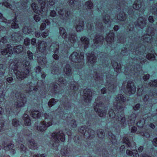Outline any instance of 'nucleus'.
<instances>
[{
    "label": "nucleus",
    "mask_w": 157,
    "mask_h": 157,
    "mask_svg": "<svg viewBox=\"0 0 157 157\" xmlns=\"http://www.w3.org/2000/svg\"><path fill=\"white\" fill-rule=\"evenodd\" d=\"M14 63L15 64L11 63L10 66L17 78L22 80L26 77L30 69L29 62L25 60L22 63L17 61H15Z\"/></svg>",
    "instance_id": "nucleus-1"
},
{
    "label": "nucleus",
    "mask_w": 157,
    "mask_h": 157,
    "mask_svg": "<svg viewBox=\"0 0 157 157\" xmlns=\"http://www.w3.org/2000/svg\"><path fill=\"white\" fill-rule=\"evenodd\" d=\"M125 100V98H124L123 95L121 94L118 95L116 98L117 102L114 103V105L116 108L114 109L115 112L112 109L109 112V115L110 117L113 118L114 117L118 120L120 121L122 123H124L125 121V118L124 117V115L122 113V110H123V107L121 106L122 103L124 102Z\"/></svg>",
    "instance_id": "nucleus-2"
},
{
    "label": "nucleus",
    "mask_w": 157,
    "mask_h": 157,
    "mask_svg": "<svg viewBox=\"0 0 157 157\" xmlns=\"http://www.w3.org/2000/svg\"><path fill=\"white\" fill-rule=\"evenodd\" d=\"M15 96L17 99L15 105H16V108L6 109V114L7 115H12L13 113L17 114L19 111L17 109L20 108L24 106L25 104L26 101V99L25 95L20 92H18L15 94Z\"/></svg>",
    "instance_id": "nucleus-3"
},
{
    "label": "nucleus",
    "mask_w": 157,
    "mask_h": 157,
    "mask_svg": "<svg viewBox=\"0 0 157 157\" xmlns=\"http://www.w3.org/2000/svg\"><path fill=\"white\" fill-rule=\"evenodd\" d=\"M102 103L100 102H98V100H96L94 104V108L95 111L97 113L100 117H103L105 116L106 112L101 110V108Z\"/></svg>",
    "instance_id": "nucleus-4"
},
{
    "label": "nucleus",
    "mask_w": 157,
    "mask_h": 157,
    "mask_svg": "<svg viewBox=\"0 0 157 157\" xmlns=\"http://www.w3.org/2000/svg\"><path fill=\"white\" fill-rule=\"evenodd\" d=\"M52 137L53 140L56 143H58L59 139L62 142H63L65 140V136L64 134L62 131H60L59 133H53L52 134Z\"/></svg>",
    "instance_id": "nucleus-5"
},
{
    "label": "nucleus",
    "mask_w": 157,
    "mask_h": 157,
    "mask_svg": "<svg viewBox=\"0 0 157 157\" xmlns=\"http://www.w3.org/2000/svg\"><path fill=\"white\" fill-rule=\"evenodd\" d=\"M70 58L73 62H79L84 58L83 53L81 52L78 57V54L77 52H73L70 56Z\"/></svg>",
    "instance_id": "nucleus-6"
},
{
    "label": "nucleus",
    "mask_w": 157,
    "mask_h": 157,
    "mask_svg": "<svg viewBox=\"0 0 157 157\" xmlns=\"http://www.w3.org/2000/svg\"><path fill=\"white\" fill-rule=\"evenodd\" d=\"M12 47L10 44H7L6 48L4 49H1V54L3 55H6L8 57H11L13 54V52Z\"/></svg>",
    "instance_id": "nucleus-7"
},
{
    "label": "nucleus",
    "mask_w": 157,
    "mask_h": 157,
    "mask_svg": "<svg viewBox=\"0 0 157 157\" xmlns=\"http://www.w3.org/2000/svg\"><path fill=\"white\" fill-rule=\"evenodd\" d=\"M136 90V88L132 81H129L127 83V91L129 94H134Z\"/></svg>",
    "instance_id": "nucleus-8"
},
{
    "label": "nucleus",
    "mask_w": 157,
    "mask_h": 157,
    "mask_svg": "<svg viewBox=\"0 0 157 157\" xmlns=\"http://www.w3.org/2000/svg\"><path fill=\"white\" fill-rule=\"evenodd\" d=\"M31 6L34 12L37 14V15L34 16V19L36 22H38L39 21V7L37 4L34 3H33L32 4Z\"/></svg>",
    "instance_id": "nucleus-9"
},
{
    "label": "nucleus",
    "mask_w": 157,
    "mask_h": 157,
    "mask_svg": "<svg viewBox=\"0 0 157 157\" xmlns=\"http://www.w3.org/2000/svg\"><path fill=\"white\" fill-rule=\"evenodd\" d=\"M4 84H5V83ZM1 85V84L0 85V104H1L4 100L5 94L4 91H5V89L6 90L7 87L5 84L4 85V86L3 85Z\"/></svg>",
    "instance_id": "nucleus-10"
},
{
    "label": "nucleus",
    "mask_w": 157,
    "mask_h": 157,
    "mask_svg": "<svg viewBox=\"0 0 157 157\" xmlns=\"http://www.w3.org/2000/svg\"><path fill=\"white\" fill-rule=\"evenodd\" d=\"M83 96L84 99L89 102L92 99V92L89 89H85L84 91Z\"/></svg>",
    "instance_id": "nucleus-11"
},
{
    "label": "nucleus",
    "mask_w": 157,
    "mask_h": 157,
    "mask_svg": "<svg viewBox=\"0 0 157 157\" xmlns=\"http://www.w3.org/2000/svg\"><path fill=\"white\" fill-rule=\"evenodd\" d=\"M60 7H57L56 9V10L58 11V13L60 15L61 18L62 19H65L67 18V16H69L70 14V12L67 11L66 13V10L64 9L63 10L59 9Z\"/></svg>",
    "instance_id": "nucleus-12"
},
{
    "label": "nucleus",
    "mask_w": 157,
    "mask_h": 157,
    "mask_svg": "<svg viewBox=\"0 0 157 157\" xmlns=\"http://www.w3.org/2000/svg\"><path fill=\"white\" fill-rule=\"evenodd\" d=\"M3 148L5 150H10V152L11 154H14L15 153V151L14 149H13L14 147V145L11 143L7 145L4 142Z\"/></svg>",
    "instance_id": "nucleus-13"
},
{
    "label": "nucleus",
    "mask_w": 157,
    "mask_h": 157,
    "mask_svg": "<svg viewBox=\"0 0 157 157\" xmlns=\"http://www.w3.org/2000/svg\"><path fill=\"white\" fill-rule=\"evenodd\" d=\"M45 121H43L42 122H41V126L40 125V131H43L45 130L47 127L50 126L52 125V123L50 121L48 122L47 124H46Z\"/></svg>",
    "instance_id": "nucleus-14"
},
{
    "label": "nucleus",
    "mask_w": 157,
    "mask_h": 157,
    "mask_svg": "<svg viewBox=\"0 0 157 157\" xmlns=\"http://www.w3.org/2000/svg\"><path fill=\"white\" fill-rule=\"evenodd\" d=\"M87 58L88 61L91 63H94L95 60L96 58L95 56L94 52H91V54H87Z\"/></svg>",
    "instance_id": "nucleus-15"
},
{
    "label": "nucleus",
    "mask_w": 157,
    "mask_h": 157,
    "mask_svg": "<svg viewBox=\"0 0 157 157\" xmlns=\"http://www.w3.org/2000/svg\"><path fill=\"white\" fill-rule=\"evenodd\" d=\"M144 40L145 42L147 43H151L153 41V39L152 36V33H150V35L147 34L144 36Z\"/></svg>",
    "instance_id": "nucleus-16"
},
{
    "label": "nucleus",
    "mask_w": 157,
    "mask_h": 157,
    "mask_svg": "<svg viewBox=\"0 0 157 157\" xmlns=\"http://www.w3.org/2000/svg\"><path fill=\"white\" fill-rule=\"evenodd\" d=\"M114 38V34L113 32L110 33L107 35L106 38V40L109 43H110L113 41Z\"/></svg>",
    "instance_id": "nucleus-17"
},
{
    "label": "nucleus",
    "mask_w": 157,
    "mask_h": 157,
    "mask_svg": "<svg viewBox=\"0 0 157 157\" xmlns=\"http://www.w3.org/2000/svg\"><path fill=\"white\" fill-rule=\"evenodd\" d=\"M23 119L24 120V124L25 125L29 126L31 124V120L28 115L25 114L23 117Z\"/></svg>",
    "instance_id": "nucleus-18"
},
{
    "label": "nucleus",
    "mask_w": 157,
    "mask_h": 157,
    "mask_svg": "<svg viewBox=\"0 0 157 157\" xmlns=\"http://www.w3.org/2000/svg\"><path fill=\"white\" fill-rule=\"evenodd\" d=\"M146 20L145 19H144L143 17H140L138 19V26L141 28L142 29L144 27L146 23Z\"/></svg>",
    "instance_id": "nucleus-19"
},
{
    "label": "nucleus",
    "mask_w": 157,
    "mask_h": 157,
    "mask_svg": "<svg viewBox=\"0 0 157 157\" xmlns=\"http://www.w3.org/2000/svg\"><path fill=\"white\" fill-rule=\"evenodd\" d=\"M126 152L127 154L130 156L133 155L134 157H138L139 156L137 151L135 149H133L132 151H130L129 150H126Z\"/></svg>",
    "instance_id": "nucleus-20"
},
{
    "label": "nucleus",
    "mask_w": 157,
    "mask_h": 157,
    "mask_svg": "<svg viewBox=\"0 0 157 157\" xmlns=\"http://www.w3.org/2000/svg\"><path fill=\"white\" fill-rule=\"evenodd\" d=\"M141 0L136 1L133 5V8L136 10H138L141 6Z\"/></svg>",
    "instance_id": "nucleus-21"
},
{
    "label": "nucleus",
    "mask_w": 157,
    "mask_h": 157,
    "mask_svg": "<svg viewBox=\"0 0 157 157\" xmlns=\"http://www.w3.org/2000/svg\"><path fill=\"white\" fill-rule=\"evenodd\" d=\"M21 36L18 35V33H15L13 36H12V39L13 41H15L16 42H18L21 40Z\"/></svg>",
    "instance_id": "nucleus-22"
},
{
    "label": "nucleus",
    "mask_w": 157,
    "mask_h": 157,
    "mask_svg": "<svg viewBox=\"0 0 157 157\" xmlns=\"http://www.w3.org/2000/svg\"><path fill=\"white\" fill-rule=\"evenodd\" d=\"M81 40L83 44L85 45L84 48H87L89 42V40L86 38L83 37L81 38Z\"/></svg>",
    "instance_id": "nucleus-23"
},
{
    "label": "nucleus",
    "mask_w": 157,
    "mask_h": 157,
    "mask_svg": "<svg viewBox=\"0 0 157 157\" xmlns=\"http://www.w3.org/2000/svg\"><path fill=\"white\" fill-rule=\"evenodd\" d=\"M70 151L66 147H64L61 150V154L63 155L69 156Z\"/></svg>",
    "instance_id": "nucleus-24"
},
{
    "label": "nucleus",
    "mask_w": 157,
    "mask_h": 157,
    "mask_svg": "<svg viewBox=\"0 0 157 157\" xmlns=\"http://www.w3.org/2000/svg\"><path fill=\"white\" fill-rule=\"evenodd\" d=\"M28 145L30 149L35 150L36 149V144L34 140L29 141L28 143Z\"/></svg>",
    "instance_id": "nucleus-25"
},
{
    "label": "nucleus",
    "mask_w": 157,
    "mask_h": 157,
    "mask_svg": "<svg viewBox=\"0 0 157 157\" xmlns=\"http://www.w3.org/2000/svg\"><path fill=\"white\" fill-rule=\"evenodd\" d=\"M23 50L22 46L20 45L17 46L13 49V51L14 53H19L21 52Z\"/></svg>",
    "instance_id": "nucleus-26"
},
{
    "label": "nucleus",
    "mask_w": 157,
    "mask_h": 157,
    "mask_svg": "<svg viewBox=\"0 0 157 157\" xmlns=\"http://www.w3.org/2000/svg\"><path fill=\"white\" fill-rule=\"evenodd\" d=\"M75 37H76L75 35L71 36L70 38L68 37V41L70 42L71 43L73 44V46L74 45V44L76 42Z\"/></svg>",
    "instance_id": "nucleus-27"
},
{
    "label": "nucleus",
    "mask_w": 157,
    "mask_h": 157,
    "mask_svg": "<svg viewBox=\"0 0 157 157\" xmlns=\"http://www.w3.org/2000/svg\"><path fill=\"white\" fill-rule=\"evenodd\" d=\"M36 83V84H34V86H30L29 87V90L28 91L27 93L29 94H31V91H32V90H33V91H36L37 90V88L36 87V85L37 83L38 82H35ZM32 82H31L30 84L31 85L32 84ZM30 86L31 85L29 84Z\"/></svg>",
    "instance_id": "nucleus-28"
},
{
    "label": "nucleus",
    "mask_w": 157,
    "mask_h": 157,
    "mask_svg": "<svg viewBox=\"0 0 157 157\" xmlns=\"http://www.w3.org/2000/svg\"><path fill=\"white\" fill-rule=\"evenodd\" d=\"M17 22V16L13 20V22L11 25V27L13 29H17L18 27V25L16 23V22Z\"/></svg>",
    "instance_id": "nucleus-29"
},
{
    "label": "nucleus",
    "mask_w": 157,
    "mask_h": 157,
    "mask_svg": "<svg viewBox=\"0 0 157 157\" xmlns=\"http://www.w3.org/2000/svg\"><path fill=\"white\" fill-rule=\"evenodd\" d=\"M103 39V37L102 36H97L96 39L94 40V44H97L100 42H101Z\"/></svg>",
    "instance_id": "nucleus-30"
},
{
    "label": "nucleus",
    "mask_w": 157,
    "mask_h": 157,
    "mask_svg": "<svg viewBox=\"0 0 157 157\" xmlns=\"http://www.w3.org/2000/svg\"><path fill=\"white\" fill-rule=\"evenodd\" d=\"M54 47V48L53 49V51L55 53H56L58 51V48H59V45L58 43L56 42L55 44H52L51 45V48L52 47Z\"/></svg>",
    "instance_id": "nucleus-31"
},
{
    "label": "nucleus",
    "mask_w": 157,
    "mask_h": 157,
    "mask_svg": "<svg viewBox=\"0 0 157 157\" xmlns=\"http://www.w3.org/2000/svg\"><path fill=\"white\" fill-rule=\"evenodd\" d=\"M64 71L65 73L68 75H70L71 72V70L70 69V66L69 65H67L64 69Z\"/></svg>",
    "instance_id": "nucleus-32"
},
{
    "label": "nucleus",
    "mask_w": 157,
    "mask_h": 157,
    "mask_svg": "<svg viewBox=\"0 0 157 157\" xmlns=\"http://www.w3.org/2000/svg\"><path fill=\"white\" fill-rule=\"evenodd\" d=\"M83 21H81L79 22V25H78L76 28L77 31H80L83 29Z\"/></svg>",
    "instance_id": "nucleus-33"
},
{
    "label": "nucleus",
    "mask_w": 157,
    "mask_h": 157,
    "mask_svg": "<svg viewBox=\"0 0 157 157\" xmlns=\"http://www.w3.org/2000/svg\"><path fill=\"white\" fill-rule=\"evenodd\" d=\"M44 22L41 24L40 27V29L43 30L44 29L46 26V23H47L48 25L50 24V22L48 20H45Z\"/></svg>",
    "instance_id": "nucleus-34"
},
{
    "label": "nucleus",
    "mask_w": 157,
    "mask_h": 157,
    "mask_svg": "<svg viewBox=\"0 0 157 157\" xmlns=\"http://www.w3.org/2000/svg\"><path fill=\"white\" fill-rule=\"evenodd\" d=\"M59 33L60 35L62 36V37L65 39L66 36V32L64 29L63 28H60Z\"/></svg>",
    "instance_id": "nucleus-35"
},
{
    "label": "nucleus",
    "mask_w": 157,
    "mask_h": 157,
    "mask_svg": "<svg viewBox=\"0 0 157 157\" xmlns=\"http://www.w3.org/2000/svg\"><path fill=\"white\" fill-rule=\"evenodd\" d=\"M39 112L38 111H33L31 112V114L32 117L34 118H38L39 117Z\"/></svg>",
    "instance_id": "nucleus-36"
},
{
    "label": "nucleus",
    "mask_w": 157,
    "mask_h": 157,
    "mask_svg": "<svg viewBox=\"0 0 157 157\" xmlns=\"http://www.w3.org/2000/svg\"><path fill=\"white\" fill-rule=\"evenodd\" d=\"M117 18L119 20L124 21L126 19V15L124 13H120L118 16Z\"/></svg>",
    "instance_id": "nucleus-37"
},
{
    "label": "nucleus",
    "mask_w": 157,
    "mask_h": 157,
    "mask_svg": "<svg viewBox=\"0 0 157 157\" xmlns=\"http://www.w3.org/2000/svg\"><path fill=\"white\" fill-rule=\"evenodd\" d=\"M112 64L115 69V71H117V70H116L115 69H117V68L118 69V71H119V70L120 69V68L119 67V66L118 65V64L116 62H115L114 61H112Z\"/></svg>",
    "instance_id": "nucleus-38"
},
{
    "label": "nucleus",
    "mask_w": 157,
    "mask_h": 157,
    "mask_svg": "<svg viewBox=\"0 0 157 157\" xmlns=\"http://www.w3.org/2000/svg\"><path fill=\"white\" fill-rule=\"evenodd\" d=\"M47 45V44L44 41L41 42H40V49L41 48H42L43 50H44L45 49Z\"/></svg>",
    "instance_id": "nucleus-39"
},
{
    "label": "nucleus",
    "mask_w": 157,
    "mask_h": 157,
    "mask_svg": "<svg viewBox=\"0 0 157 157\" xmlns=\"http://www.w3.org/2000/svg\"><path fill=\"white\" fill-rule=\"evenodd\" d=\"M73 84H71V86H70V87L71 89L73 88L74 90H75L77 89V88H78V85L77 83L75 82H73Z\"/></svg>",
    "instance_id": "nucleus-40"
},
{
    "label": "nucleus",
    "mask_w": 157,
    "mask_h": 157,
    "mask_svg": "<svg viewBox=\"0 0 157 157\" xmlns=\"http://www.w3.org/2000/svg\"><path fill=\"white\" fill-rule=\"evenodd\" d=\"M56 102V101L54 99H52L50 100L48 102V105L49 107H52Z\"/></svg>",
    "instance_id": "nucleus-41"
},
{
    "label": "nucleus",
    "mask_w": 157,
    "mask_h": 157,
    "mask_svg": "<svg viewBox=\"0 0 157 157\" xmlns=\"http://www.w3.org/2000/svg\"><path fill=\"white\" fill-rule=\"evenodd\" d=\"M19 145L20 146L21 150V151L22 153H26L27 152V150L25 146L22 144H19Z\"/></svg>",
    "instance_id": "nucleus-42"
},
{
    "label": "nucleus",
    "mask_w": 157,
    "mask_h": 157,
    "mask_svg": "<svg viewBox=\"0 0 157 157\" xmlns=\"http://www.w3.org/2000/svg\"><path fill=\"white\" fill-rule=\"evenodd\" d=\"M145 121L143 119L138 122L137 123V126L138 127H142L144 124Z\"/></svg>",
    "instance_id": "nucleus-43"
},
{
    "label": "nucleus",
    "mask_w": 157,
    "mask_h": 157,
    "mask_svg": "<svg viewBox=\"0 0 157 157\" xmlns=\"http://www.w3.org/2000/svg\"><path fill=\"white\" fill-rule=\"evenodd\" d=\"M147 57L148 59L151 60H153L155 59L154 55L152 54L147 55Z\"/></svg>",
    "instance_id": "nucleus-44"
},
{
    "label": "nucleus",
    "mask_w": 157,
    "mask_h": 157,
    "mask_svg": "<svg viewBox=\"0 0 157 157\" xmlns=\"http://www.w3.org/2000/svg\"><path fill=\"white\" fill-rule=\"evenodd\" d=\"M123 142L127 144L128 146L130 147L131 146V144L127 138H125L123 140Z\"/></svg>",
    "instance_id": "nucleus-45"
},
{
    "label": "nucleus",
    "mask_w": 157,
    "mask_h": 157,
    "mask_svg": "<svg viewBox=\"0 0 157 157\" xmlns=\"http://www.w3.org/2000/svg\"><path fill=\"white\" fill-rule=\"evenodd\" d=\"M23 32L25 34H29L30 33V30L28 29L27 27H24L23 29Z\"/></svg>",
    "instance_id": "nucleus-46"
},
{
    "label": "nucleus",
    "mask_w": 157,
    "mask_h": 157,
    "mask_svg": "<svg viewBox=\"0 0 157 157\" xmlns=\"http://www.w3.org/2000/svg\"><path fill=\"white\" fill-rule=\"evenodd\" d=\"M97 134L99 137L102 138L104 136L105 133L101 129L98 131Z\"/></svg>",
    "instance_id": "nucleus-47"
},
{
    "label": "nucleus",
    "mask_w": 157,
    "mask_h": 157,
    "mask_svg": "<svg viewBox=\"0 0 157 157\" xmlns=\"http://www.w3.org/2000/svg\"><path fill=\"white\" fill-rule=\"evenodd\" d=\"M86 5L88 9H91L92 7L93 4L91 2L88 1L86 3Z\"/></svg>",
    "instance_id": "nucleus-48"
},
{
    "label": "nucleus",
    "mask_w": 157,
    "mask_h": 157,
    "mask_svg": "<svg viewBox=\"0 0 157 157\" xmlns=\"http://www.w3.org/2000/svg\"><path fill=\"white\" fill-rule=\"evenodd\" d=\"M13 124L14 126H18L19 124V121L16 119H13Z\"/></svg>",
    "instance_id": "nucleus-49"
},
{
    "label": "nucleus",
    "mask_w": 157,
    "mask_h": 157,
    "mask_svg": "<svg viewBox=\"0 0 157 157\" xmlns=\"http://www.w3.org/2000/svg\"><path fill=\"white\" fill-rule=\"evenodd\" d=\"M4 22L5 23H7V20L4 19L2 14L0 13V22Z\"/></svg>",
    "instance_id": "nucleus-50"
},
{
    "label": "nucleus",
    "mask_w": 157,
    "mask_h": 157,
    "mask_svg": "<svg viewBox=\"0 0 157 157\" xmlns=\"http://www.w3.org/2000/svg\"><path fill=\"white\" fill-rule=\"evenodd\" d=\"M133 118H131V117H130L128 118V119L129 120H131L130 122L132 121V122H130V123L131 124H133L134 123L135 121V120L136 118V116L135 115H133Z\"/></svg>",
    "instance_id": "nucleus-51"
},
{
    "label": "nucleus",
    "mask_w": 157,
    "mask_h": 157,
    "mask_svg": "<svg viewBox=\"0 0 157 157\" xmlns=\"http://www.w3.org/2000/svg\"><path fill=\"white\" fill-rule=\"evenodd\" d=\"M109 17L108 15H107V16H106L105 18L103 19V21L105 24H107L109 22Z\"/></svg>",
    "instance_id": "nucleus-52"
},
{
    "label": "nucleus",
    "mask_w": 157,
    "mask_h": 157,
    "mask_svg": "<svg viewBox=\"0 0 157 157\" xmlns=\"http://www.w3.org/2000/svg\"><path fill=\"white\" fill-rule=\"evenodd\" d=\"M28 56V58L30 60L33 59V54L30 51H27Z\"/></svg>",
    "instance_id": "nucleus-53"
},
{
    "label": "nucleus",
    "mask_w": 157,
    "mask_h": 157,
    "mask_svg": "<svg viewBox=\"0 0 157 157\" xmlns=\"http://www.w3.org/2000/svg\"><path fill=\"white\" fill-rule=\"evenodd\" d=\"M152 83H151V82H150L149 83V85L151 86H157V80H155L153 82H152Z\"/></svg>",
    "instance_id": "nucleus-54"
},
{
    "label": "nucleus",
    "mask_w": 157,
    "mask_h": 157,
    "mask_svg": "<svg viewBox=\"0 0 157 157\" xmlns=\"http://www.w3.org/2000/svg\"><path fill=\"white\" fill-rule=\"evenodd\" d=\"M2 119H0V132H2L3 131V128L4 125V122H2L1 121Z\"/></svg>",
    "instance_id": "nucleus-55"
},
{
    "label": "nucleus",
    "mask_w": 157,
    "mask_h": 157,
    "mask_svg": "<svg viewBox=\"0 0 157 157\" xmlns=\"http://www.w3.org/2000/svg\"><path fill=\"white\" fill-rule=\"evenodd\" d=\"M30 43V40L28 38H26L24 40V43L26 45H29Z\"/></svg>",
    "instance_id": "nucleus-56"
},
{
    "label": "nucleus",
    "mask_w": 157,
    "mask_h": 157,
    "mask_svg": "<svg viewBox=\"0 0 157 157\" xmlns=\"http://www.w3.org/2000/svg\"><path fill=\"white\" fill-rule=\"evenodd\" d=\"M59 84L58 83V85H62V84H66V85L67 84L66 83V82H65V80H63V79H59Z\"/></svg>",
    "instance_id": "nucleus-57"
},
{
    "label": "nucleus",
    "mask_w": 157,
    "mask_h": 157,
    "mask_svg": "<svg viewBox=\"0 0 157 157\" xmlns=\"http://www.w3.org/2000/svg\"><path fill=\"white\" fill-rule=\"evenodd\" d=\"M49 34V31L46 30L44 32L42 33V36L43 37L47 36Z\"/></svg>",
    "instance_id": "nucleus-58"
},
{
    "label": "nucleus",
    "mask_w": 157,
    "mask_h": 157,
    "mask_svg": "<svg viewBox=\"0 0 157 157\" xmlns=\"http://www.w3.org/2000/svg\"><path fill=\"white\" fill-rule=\"evenodd\" d=\"M141 134L143 136H144L146 137H149L150 136L149 134L148 133V132L147 131L145 132H141Z\"/></svg>",
    "instance_id": "nucleus-59"
},
{
    "label": "nucleus",
    "mask_w": 157,
    "mask_h": 157,
    "mask_svg": "<svg viewBox=\"0 0 157 157\" xmlns=\"http://www.w3.org/2000/svg\"><path fill=\"white\" fill-rule=\"evenodd\" d=\"M50 6L53 5L54 3L55 0H47Z\"/></svg>",
    "instance_id": "nucleus-60"
},
{
    "label": "nucleus",
    "mask_w": 157,
    "mask_h": 157,
    "mask_svg": "<svg viewBox=\"0 0 157 157\" xmlns=\"http://www.w3.org/2000/svg\"><path fill=\"white\" fill-rule=\"evenodd\" d=\"M79 132H80L81 133H84V135H85V132H86L85 129V128L83 127H81L80 129L79 130Z\"/></svg>",
    "instance_id": "nucleus-61"
},
{
    "label": "nucleus",
    "mask_w": 157,
    "mask_h": 157,
    "mask_svg": "<svg viewBox=\"0 0 157 157\" xmlns=\"http://www.w3.org/2000/svg\"><path fill=\"white\" fill-rule=\"evenodd\" d=\"M56 13L54 10H52L51 12L50 15L52 17H54L56 16Z\"/></svg>",
    "instance_id": "nucleus-62"
},
{
    "label": "nucleus",
    "mask_w": 157,
    "mask_h": 157,
    "mask_svg": "<svg viewBox=\"0 0 157 157\" xmlns=\"http://www.w3.org/2000/svg\"><path fill=\"white\" fill-rule=\"evenodd\" d=\"M140 105L139 104H137L133 107L134 110H137L140 108Z\"/></svg>",
    "instance_id": "nucleus-63"
},
{
    "label": "nucleus",
    "mask_w": 157,
    "mask_h": 157,
    "mask_svg": "<svg viewBox=\"0 0 157 157\" xmlns=\"http://www.w3.org/2000/svg\"><path fill=\"white\" fill-rule=\"evenodd\" d=\"M152 143L155 146H157V138H156L154 139Z\"/></svg>",
    "instance_id": "nucleus-64"
}]
</instances>
